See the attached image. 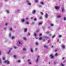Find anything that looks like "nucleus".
Wrapping results in <instances>:
<instances>
[{
  "instance_id": "69168bd1",
  "label": "nucleus",
  "mask_w": 66,
  "mask_h": 66,
  "mask_svg": "<svg viewBox=\"0 0 66 66\" xmlns=\"http://www.w3.org/2000/svg\"><path fill=\"white\" fill-rule=\"evenodd\" d=\"M8 0H5V2H6V1H7Z\"/></svg>"
},
{
  "instance_id": "423d86ee",
  "label": "nucleus",
  "mask_w": 66,
  "mask_h": 66,
  "mask_svg": "<svg viewBox=\"0 0 66 66\" xmlns=\"http://www.w3.org/2000/svg\"><path fill=\"white\" fill-rule=\"evenodd\" d=\"M50 57L51 58V59H53V57H54V56L53 55V54H51L50 55Z\"/></svg>"
},
{
  "instance_id": "603ef678",
  "label": "nucleus",
  "mask_w": 66,
  "mask_h": 66,
  "mask_svg": "<svg viewBox=\"0 0 66 66\" xmlns=\"http://www.w3.org/2000/svg\"><path fill=\"white\" fill-rule=\"evenodd\" d=\"M66 61H63V63H66Z\"/></svg>"
},
{
  "instance_id": "4d7b16f0",
  "label": "nucleus",
  "mask_w": 66,
  "mask_h": 66,
  "mask_svg": "<svg viewBox=\"0 0 66 66\" xmlns=\"http://www.w3.org/2000/svg\"><path fill=\"white\" fill-rule=\"evenodd\" d=\"M50 33V32L49 31H48L46 32V33L47 34H48V33Z\"/></svg>"
},
{
  "instance_id": "c756f323",
  "label": "nucleus",
  "mask_w": 66,
  "mask_h": 66,
  "mask_svg": "<svg viewBox=\"0 0 66 66\" xmlns=\"http://www.w3.org/2000/svg\"><path fill=\"white\" fill-rule=\"evenodd\" d=\"M58 36L59 38H60V37H62V36L61 35H60L59 36Z\"/></svg>"
},
{
  "instance_id": "bb28decb",
  "label": "nucleus",
  "mask_w": 66,
  "mask_h": 66,
  "mask_svg": "<svg viewBox=\"0 0 66 66\" xmlns=\"http://www.w3.org/2000/svg\"><path fill=\"white\" fill-rule=\"evenodd\" d=\"M38 23L39 25H41V24H42V22H39Z\"/></svg>"
},
{
  "instance_id": "e2e57ef3",
  "label": "nucleus",
  "mask_w": 66,
  "mask_h": 66,
  "mask_svg": "<svg viewBox=\"0 0 66 66\" xmlns=\"http://www.w3.org/2000/svg\"><path fill=\"white\" fill-rule=\"evenodd\" d=\"M57 51V50H55V52H56V51Z\"/></svg>"
},
{
  "instance_id": "2eb2a0df",
  "label": "nucleus",
  "mask_w": 66,
  "mask_h": 66,
  "mask_svg": "<svg viewBox=\"0 0 66 66\" xmlns=\"http://www.w3.org/2000/svg\"><path fill=\"white\" fill-rule=\"evenodd\" d=\"M48 14H46L45 15V16L46 18H48Z\"/></svg>"
},
{
  "instance_id": "0eeeda50",
  "label": "nucleus",
  "mask_w": 66,
  "mask_h": 66,
  "mask_svg": "<svg viewBox=\"0 0 66 66\" xmlns=\"http://www.w3.org/2000/svg\"><path fill=\"white\" fill-rule=\"evenodd\" d=\"M25 21H26V20H25L24 19H23L21 20V22L23 23V22H24Z\"/></svg>"
},
{
  "instance_id": "338daca9",
  "label": "nucleus",
  "mask_w": 66,
  "mask_h": 66,
  "mask_svg": "<svg viewBox=\"0 0 66 66\" xmlns=\"http://www.w3.org/2000/svg\"><path fill=\"white\" fill-rule=\"evenodd\" d=\"M0 63H1V59H0Z\"/></svg>"
},
{
  "instance_id": "13d9d810",
  "label": "nucleus",
  "mask_w": 66,
  "mask_h": 66,
  "mask_svg": "<svg viewBox=\"0 0 66 66\" xmlns=\"http://www.w3.org/2000/svg\"><path fill=\"white\" fill-rule=\"evenodd\" d=\"M59 39H58L57 40V42H59Z\"/></svg>"
},
{
  "instance_id": "a878e982",
  "label": "nucleus",
  "mask_w": 66,
  "mask_h": 66,
  "mask_svg": "<svg viewBox=\"0 0 66 66\" xmlns=\"http://www.w3.org/2000/svg\"><path fill=\"white\" fill-rule=\"evenodd\" d=\"M23 39L24 40H27V38L26 37H24L23 38Z\"/></svg>"
},
{
  "instance_id": "f3484780",
  "label": "nucleus",
  "mask_w": 66,
  "mask_h": 66,
  "mask_svg": "<svg viewBox=\"0 0 66 66\" xmlns=\"http://www.w3.org/2000/svg\"><path fill=\"white\" fill-rule=\"evenodd\" d=\"M61 17L62 16H61V15H59L57 16V18H61Z\"/></svg>"
},
{
  "instance_id": "f257e3e1",
  "label": "nucleus",
  "mask_w": 66,
  "mask_h": 66,
  "mask_svg": "<svg viewBox=\"0 0 66 66\" xmlns=\"http://www.w3.org/2000/svg\"><path fill=\"white\" fill-rule=\"evenodd\" d=\"M22 44L21 41L20 40H19L18 41L17 45L18 46H19L21 45H22Z\"/></svg>"
},
{
  "instance_id": "20e7f679",
  "label": "nucleus",
  "mask_w": 66,
  "mask_h": 66,
  "mask_svg": "<svg viewBox=\"0 0 66 66\" xmlns=\"http://www.w3.org/2000/svg\"><path fill=\"white\" fill-rule=\"evenodd\" d=\"M40 57L39 56H37V58L36 59V63H37V62H38V59H39Z\"/></svg>"
},
{
  "instance_id": "39448f33",
  "label": "nucleus",
  "mask_w": 66,
  "mask_h": 66,
  "mask_svg": "<svg viewBox=\"0 0 66 66\" xmlns=\"http://www.w3.org/2000/svg\"><path fill=\"white\" fill-rule=\"evenodd\" d=\"M26 2L28 3V4L29 5H31V3L29 2V0H27L26 1Z\"/></svg>"
},
{
  "instance_id": "6e6552de",
  "label": "nucleus",
  "mask_w": 66,
  "mask_h": 66,
  "mask_svg": "<svg viewBox=\"0 0 66 66\" xmlns=\"http://www.w3.org/2000/svg\"><path fill=\"white\" fill-rule=\"evenodd\" d=\"M36 10H34L32 11V13L33 14H35L36 13Z\"/></svg>"
},
{
  "instance_id": "ea45409f",
  "label": "nucleus",
  "mask_w": 66,
  "mask_h": 66,
  "mask_svg": "<svg viewBox=\"0 0 66 66\" xmlns=\"http://www.w3.org/2000/svg\"><path fill=\"white\" fill-rule=\"evenodd\" d=\"M26 24H29V22H26Z\"/></svg>"
},
{
  "instance_id": "58836bf2",
  "label": "nucleus",
  "mask_w": 66,
  "mask_h": 66,
  "mask_svg": "<svg viewBox=\"0 0 66 66\" xmlns=\"http://www.w3.org/2000/svg\"><path fill=\"white\" fill-rule=\"evenodd\" d=\"M55 37V35H54L53 36H52V38H54Z\"/></svg>"
},
{
  "instance_id": "49530a36",
  "label": "nucleus",
  "mask_w": 66,
  "mask_h": 66,
  "mask_svg": "<svg viewBox=\"0 0 66 66\" xmlns=\"http://www.w3.org/2000/svg\"><path fill=\"white\" fill-rule=\"evenodd\" d=\"M39 35V36H42V34H40Z\"/></svg>"
},
{
  "instance_id": "37998d69",
  "label": "nucleus",
  "mask_w": 66,
  "mask_h": 66,
  "mask_svg": "<svg viewBox=\"0 0 66 66\" xmlns=\"http://www.w3.org/2000/svg\"><path fill=\"white\" fill-rule=\"evenodd\" d=\"M28 35H29V36L31 35V34H30V33H28Z\"/></svg>"
},
{
  "instance_id": "c03bdc74",
  "label": "nucleus",
  "mask_w": 66,
  "mask_h": 66,
  "mask_svg": "<svg viewBox=\"0 0 66 66\" xmlns=\"http://www.w3.org/2000/svg\"><path fill=\"white\" fill-rule=\"evenodd\" d=\"M39 7H42V6L41 5H39Z\"/></svg>"
},
{
  "instance_id": "c85d7f7f",
  "label": "nucleus",
  "mask_w": 66,
  "mask_h": 66,
  "mask_svg": "<svg viewBox=\"0 0 66 66\" xmlns=\"http://www.w3.org/2000/svg\"><path fill=\"white\" fill-rule=\"evenodd\" d=\"M50 25L51 26H52V27H53V26H54V24H53L52 23H51L50 24Z\"/></svg>"
},
{
  "instance_id": "1a4fd4ad",
  "label": "nucleus",
  "mask_w": 66,
  "mask_h": 66,
  "mask_svg": "<svg viewBox=\"0 0 66 66\" xmlns=\"http://www.w3.org/2000/svg\"><path fill=\"white\" fill-rule=\"evenodd\" d=\"M62 48L63 49H65V45H62Z\"/></svg>"
},
{
  "instance_id": "9b49d317",
  "label": "nucleus",
  "mask_w": 66,
  "mask_h": 66,
  "mask_svg": "<svg viewBox=\"0 0 66 66\" xmlns=\"http://www.w3.org/2000/svg\"><path fill=\"white\" fill-rule=\"evenodd\" d=\"M62 12H64L65 11V9H64V8H62Z\"/></svg>"
},
{
  "instance_id": "c9c22d12",
  "label": "nucleus",
  "mask_w": 66,
  "mask_h": 66,
  "mask_svg": "<svg viewBox=\"0 0 66 66\" xmlns=\"http://www.w3.org/2000/svg\"><path fill=\"white\" fill-rule=\"evenodd\" d=\"M36 2H38V0H35Z\"/></svg>"
},
{
  "instance_id": "774afa93",
  "label": "nucleus",
  "mask_w": 66,
  "mask_h": 66,
  "mask_svg": "<svg viewBox=\"0 0 66 66\" xmlns=\"http://www.w3.org/2000/svg\"><path fill=\"white\" fill-rule=\"evenodd\" d=\"M54 64H56V62H54Z\"/></svg>"
},
{
  "instance_id": "f704fd0d",
  "label": "nucleus",
  "mask_w": 66,
  "mask_h": 66,
  "mask_svg": "<svg viewBox=\"0 0 66 66\" xmlns=\"http://www.w3.org/2000/svg\"><path fill=\"white\" fill-rule=\"evenodd\" d=\"M5 24L6 26H7V25H8V24H9V23H5Z\"/></svg>"
},
{
  "instance_id": "0e129e2a",
  "label": "nucleus",
  "mask_w": 66,
  "mask_h": 66,
  "mask_svg": "<svg viewBox=\"0 0 66 66\" xmlns=\"http://www.w3.org/2000/svg\"><path fill=\"white\" fill-rule=\"evenodd\" d=\"M64 59H65V57H64L62 59V60H64Z\"/></svg>"
},
{
  "instance_id": "052dcab7",
  "label": "nucleus",
  "mask_w": 66,
  "mask_h": 66,
  "mask_svg": "<svg viewBox=\"0 0 66 66\" xmlns=\"http://www.w3.org/2000/svg\"><path fill=\"white\" fill-rule=\"evenodd\" d=\"M41 14H42V15H43V13H42V12H41Z\"/></svg>"
},
{
  "instance_id": "9d476101",
  "label": "nucleus",
  "mask_w": 66,
  "mask_h": 66,
  "mask_svg": "<svg viewBox=\"0 0 66 66\" xmlns=\"http://www.w3.org/2000/svg\"><path fill=\"white\" fill-rule=\"evenodd\" d=\"M60 7H58L57 6H56L55 7V9H56V10H59V9H60Z\"/></svg>"
},
{
  "instance_id": "412c9836",
  "label": "nucleus",
  "mask_w": 66,
  "mask_h": 66,
  "mask_svg": "<svg viewBox=\"0 0 66 66\" xmlns=\"http://www.w3.org/2000/svg\"><path fill=\"white\" fill-rule=\"evenodd\" d=\"M63 20L64 21H66V17H64L63 18Z\"/></svg>"
},
{
  "instance_id": "473e14b6",
  "label": "nucleus",
  "mask_w": 66,
  "mask_h": 66,
  "mask_svg": "<svg viewBox=\"0 0 66 66\" xmlns=\"http://www.w3.org/2000/svg\"><path fill=\"white\" fill-rule=\"evenodd\" d=\"M3 60H5V57H3L2 58Z\"/></svg>"
},
{
  "instance_id": "b1692460",
  "label": "nucleus",
  "mask_w": 66,
  "mask_h": 66,
  "mask_svg": "<svg viewBox=\"0 0 66 66\" xmlns=\"http://www.w3.org/2000/svg\"><path fill=\"white\" fill-rule=\"evenodd\" d=\"M51 47L52 48H54V46L53 45H51Z\"/></svg>"
},
{
  "instance_id": "4be33fe9",
  "label": "nucleus",
  "mask_w": 66,
  "mask_h": 66,
  "mask_svg": "<svg viewBox=\"0 0 66 66\" xmlns=\"http://www.w3.org/2000/svg\"><path fill=\"white\" fill-rule=\"evenodd\" d=\"M44 47L45 48H48V46L46 45H44Z\"/></svg>"
},
{
  "instance_id": "dca6fc26",
  "label": "nucleus",
  "mask_w": 66,
  "mask_h": 66,
  "mask_svg": "<svg viewBox=\"0 0 66 66\" xmlns=\"http://www.w3.org/2000/svg\"><path fill=\"white\" fill-rule=\"evenodd\" d=\"M34 35L35 36V37H36V36H37V34H36V33H35L34 34Z\"/></svg>"
},
{
  "instance_id": "bf43d9fd",
  "label": "nucleus",
  "mask_w": 66,
  "mask_h": 66,
  "mask_svg": "<svg viewBox=\"0 0 66 66\" xmlns=\"http://www.w3.org/2000/svg\"><path fill=\"white\" fill-rule=\"evenodd\" d=\"M26 19L27 20H28V19H29V18H26Z\"/></svg>"
},
{
  "instance_id": "cd10ccee",
  "label": "nucleus",
  "mask_w": 66,
  "mask_h": 66,
  "mask_svg": "<svg viewBox=\"0 0 66 66\" xmlns=\"http://www.w3.org/2000/svg\"><path fill=\"white\" fill-rule=\"evenodd\" d=\"M10 31H12L13 30V28H10Z\"/></svg>"
},
{
  "instance_id": "5fc2aeb1",
  "label": "nucleus",
  "mask_w": 66,
  "mask_h": 66,
  "mask_svg": "<svg viewBox=\"0 0 66 66\" xmlns=\"http://www.w3.org/2000/svg\"><path fill=\"white\" fill-rule=\"evenodd\" d=\"M1 55V51H0V55Z\"/></svg>"
},
{
  "instance_id": "09e8293b",
  "label": "nucleus",
  "mask_w": 66,
  "mask_h": 66,
  "mask_svg": "<svg viewBox=\"0 0 66 66\" xmlns=\"http://www.w3.org/2000/svg\"><path fill=\"white\" fill-rule=\"evenodd\" d=\"M39 30H37L36 31V32H39Z\"/></svg>"
},
{
  "instance_id": "393cba45",
  "label": "nucleus",
  "mask_w": 66,
  "mask_h": 66,
  "mask_svg": "<svg viewBox=\"0 0 66 66\" xmlns=\"http://www.w3.org/2000/svg\"><path fill=\"white\" fill-rule=\"evenodd\" d=\"M27 28H26L24 29V32H27Z\"/></svg>"
},
{
  "instance_id": "f8f14e48",
  "label": "nucleus",
  "mask_w": 66,
  "mask_h": 66,
  "mask_svg": "<svg viewBox=\"0 0 66 66\" xmlns=\"http://www.w3.org/2000/svg\"><path fill=\"white\" fill-rule=\"evenodd\" d=\"M12 48H10V50H9V51L8 52H7V54H9L10 53V52H11V50H12Z\"/></svg>"
},
{
  "instance_id": "a18cd8bd",
  "label": "nucleus",
  "mask_w": 66,
  "mask_h": 66,
  "mask_svg": "<svg viewBox=\"0 0 66 66\" xmlns=\"http://www.w3.org/2000/svg\"><path fill=\"white\" fill-rule=\"evenodd\" d=\"M9 36H10V37H11V34H9Z\"/></svg>"
},
{
  "instance_id": "de8ad7c7",
  "label": "nucleus",
  "mask_w": 66,
  "mask_h": 66,
  "mask_svg": "<svg viewBox=\"0 0 66 66\" xmlns=\"http://www.w3.org/2000/svg\"><path fill=\"white\" fill-rule=\"evenodd\" d=\"M50 40H49L48 41V43H50Z\"/></svg>"
},
{
  "instance_id": "a19ab883",
  "label": "nucleus",
  "mask_w": 66,
  "mask_h": 66,
  "mask_svg": "<svg viewBox=\"0 0 66 66\" xmlns=\"http://www.w3.org/2000/svg\"><path fill=\"white\" fill-rule=\"evenodd\" d=\"M34 20L35 21H36L37 20V19H36V18H35L34 19Z\"/></svg>"
},
{
  "instance_id": "f03ea898",
  "label": "nucleus",
  "mask_w": 66,
  "mask_h": 66,
  "mask_svg": "<svg viewBox=\"0 0 66 66\" xmlns=\"http://www.w3.org/2000/svg\"><path fill=\"white\" fill-rule=\"evenodd\" d=\"M27 61L28 62L29 64H32V63L31 62H31V59H28L27 60Z\"/></svg>"
},
{
  "instance_id": "7ed1b4c3",
  "label": "nucleus",
  "mask_w": 66,
  "mask_h": 66,
  "mask_svg": "<svg viewBox=\"0 0 66 66\" xmlns=\"http://www.w3.org/2000/svg\"><path fill=\"white\" fill-rule=\"evenodd\" d=\"M5 63L6 64H10V62L8 61L7 60H6L5 61Z\"/></svg>"
},
{
  "instance_id": "6e6d98bb",
  "label": "nucleus",
  "mask_w": 66,
  "mask_h": 66,
  "mask_svg": "<svg viewBox=\"0 0 66 66\" xmlns=\"http://www.w3.org/2000/svg\"><path fill=\"white\" fill-rule=\"evenodd\" d=\"M4 30H6V27H5L4 28Z\"/></svg>"
},
{
  "instance_id": "aec40b11",
  "label": "nucleus",
  "mask_w": 66,
  "mask_h": 66,
  "mask_svg": "<svg viewBox=\"0 0 66 66\" xmlns=\"http://www.w3.org/2000/svg\"><path fill=\"white\" fill-rule=\"evenodd\" d=\"M59 55V54L57 53H56L55 54V56H57Z\"/></svg>"
},
{
  "instance_id": "72a5a7b5",
  "label": "nucleus",
  "mask_w": 66,
  "mask_h": 66,
  "mask_svg": "<svg viewBox=\"0 0 66 66\" xmlns=\"http://www.w3.org/2000/svg\"><path fill=\"white\" fill-rule=\"evenodd\" d=\"M14 57L15 59H16L17 57V56H16V55H14Z\"/></svg>"
},
{
  "instance_id": "8fccbe9b",
  "label": "nucleus",
  "mask_w": 66,
  "mask_h": 66,
  "mask_svg": "<svg viewBox=\"0 0 66 66\" xmlns=\"http://www.w3.org/2000/svg\"><path fill=\"white\" fill-rule=\"evenodd\" d=\"M40 19H42V17H40L39 18Z\"/></svg>"
},
{
  "instance_id": "79ce46f5",
  "label": "nucleus",
  "mask_w": 66,
  "mask_h": 66,
  "mask_svg": "<svg viewBox=\"0 0 66 66\" xmlns=\"http://www.w3.org/2000/svg\"><path fill=\"white\" fill-rule=\"evenodd\" d=\"M39 39L40 40H42V38L40 37L39 38Z\"/></svg>"
},
{
  "instance_id": "680f3d73",
  "label": "nucleus",
  "mask_w": 66,
  "mask_h": 66,
  "mask_svg": "<svg viewBox=\"0 0 66 66\" xmlns=\"http://www.w3.org/2000/svg\"><path fill=\"white\" fill-rule=\"evenodd\" d=\"M44 37H45V38H47V37H48L47 36H45Z\"/></svg>"
},
{
  "instance_id": "5701e85b",
  "label": "nucleus",
  "mask_w": 66,
  "mask_h": 66,
  "mask_svg": "<svg viewBox=\"0 0 66 66\" xmlns=\"http://www.w3.org/2000/svg\"><path fill=\"white\" fill-rule=\"evenodd\" d=\"M26 48H23L22 49V50H23V51H26Z\"/></svg>"
},
{
  "instance_id": "4468645a",
  "label": "nucleus",
  "mask_w": 66,
  "mask_h": 66,
  "mask_svg": "<svg viewBox=\"0 0 66 66\" xmlns=\"http://www.w3.org/2000/svg\"><path fill=\"white\" fill-rule=\"evenodd\" d=\"M40 3L41 4H42V5H44V2L43 1L41 2Z\"/></svg>"
},
{
  "instance_id": "ddd939ff",
  "label": "nucleus",
  "mask_w": 66,
  "mask_h": 66,
  "mask_svg": "<svg viewBox=\"0 0 66 66\" xmlns=\"http://www.w3.org/2000/svg\"><path fill=\"white\" fill-rule=\"evenodd\" d=\"M30 50L31 52H32V53L33 52V48H31L30 49Z\"/></svg>"
},
{
  "instance_id": "6ab92c4d",
  "label": "nucleus",
  "mask_w": 66,
  "mask_h": 66,
  "mask_svg": "<svg viewBox=\"0 0 66 66\" xmlns=\"http://www.w3.org/2000/svg\"><path fill=\"white\" fill-rule=\"evenodd\" d=\"M61 66H65V64H63L62 63H61Z\"/></svg>"
},
{
  "instance_id": "a211bd4d",
  "label": "nucleus",
  "mask_w": 66,
  "mask_h": 66,
  "mask_svg": "<svg viewBox=\"0 0 66 66\" xmlns=\"http://www.w3.org/2000/svg\"><path fill=\"white\" fill-rule=\"evenodd\" d=\"M6 12L8 13V14L10 13V11H9V10H6Z\"/></svg>"
},
{
  "instance_id": "e433bc0d",
  "label": "nucleus",
  "mask_w": 66,
  "mask_h": 66,
  "mask_svg": "<svg viewBox=\"0 0 66 66\" xmlns=\"http://www.w3.org/2000/svg\"><path fill=\"white\" fill-rule=\"evenodd\" d=\"M36 45H38V42L36 43Z\"/></svg>"
},
{
  "instance_id": "7c9ffc66",
  "label": "nucleus",
  "mask_w": 66,
  "mask_h": 66,
  "mask_svg": "<svg viewBox=\"0 0 66 66\" xmlns=\"http://www.w3.org/2000/svg\"><path fill=\"white\" fill-rule=\"evenodd\" d=\"M15 38V37L13 36L11 38L12 39H14Z\"/></svg>"
},
{
  "instance_id": "3c124183",
  "label": "nucleus",
  "mask_w": 66,
  "mask_h": 66,
  "mask_svg": "<svg viewBox=\"0 0 66 66\" xmlns=\"http://www.w3.org/2000/svg\"><path fill=\"white\" fill-rule=\"evenodd\" d=\"M37 48H36L35 49V51H37Z\"/></svg>"
},
{
  "instance_id": "864d4df0",
  "label": "nucleus",
  "mask_w": 66,
  "mask_h": 66,
  "mask_svg": "<svg viewBox=\"0 0 66 66\" xmlns=\"http://www.w3.org/2000/svg\"><path fill=\"white\" fill-rule=\"evenodd\" d=\"M49 36H51V34H49Z\"/></svg>"
},
{
  "instance_id": "2f4dec72",
  "label": "nucleus",
  "mask_w": 66,
  "mask_h": 66,
  "mask_svg": "<svg viewBox=\"0 0 66 66\" xmlns=\"http://www.w3.org/2000/svg\"><path fill=\"white\" fill-rule=\"evenodd\" d=\"M18 63H20L21 61L20 60H18L17 61Z\"/></svg>"
},
{
  "instance_id": "4c0bfd02",
  "label": "nucleus",
  "mask_w": 66,
  "mask_h": 66,
  "mask_svg": "<svg viewBox=\"0 0 66 66\" xmlns=\"http://www.w3.org/2000/svg\"><path fill=\"white\" fill-rule=\"evenodd\" d=\"M14 49H17V47H14Z\"/></svg>"
}]
</instances>
